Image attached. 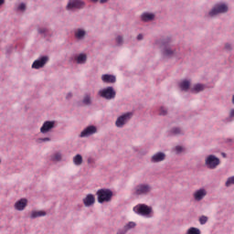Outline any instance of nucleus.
Returning <instances> with one entry per match:
<instances>
[{
    "instance_id": "9b49d317",
    "label": "nucleus",
    "mask_w": 234,
    "mask_h": 234,
    "mask_svg": "<svg viewBox=\"0 0 234 234\" xmlns=\"http://www.w3.org/2000/svg\"><path fill=\"white\" fill-rule=\"evenodd\" d=\"M73 36L76 41H85V39H87V37L89 36V33L87 32V29H85V27H78L74 29Z\"/></svg>"
},
{
    "instance_id": "bb28decb",
    "label": "nucleus",
    "mask_w": 234,
    "mask_h": 234,
    "mask_svg": "<svg viewBox=\"0 0 234 234\" xmlns=\"http://www.w3.org/2000/svg\"><path fill=\"white\" fill-rule=\"evenodd\" d=\"M170 133L174 134V136H180L184 134V130L180 127H174L170 130Z\"/></svg>"
},
{
    "instance_id": "58836bf2",
    "label": "nucleus",
    "mask_w": 234,
    "mask_h": 234,
    "mask_svg": "<svg viewBox=\"0 0 234 234\" xmlns=\"http://www.w3.org/2000/svg\"><path fill=\"white\" fill-rule=\"evenodd\" d=\"M234 118V109L230 110L229 115L227 118V122H231V119Z\"/></svg>"
},
{
    "instance_id": "c85d7f7f",
    "label": "nucleus",
    "mask_w": 234,
    "mask_h": 234,
    "mask_svg": "<svg viewBox=\"0 0 234 234\" xmlns=\"http://www.w3.org/2000/svg\"><path fill=\"white\" fill-rule=\"evenodd\" d=\"M124 229L126 232L131 231V229H134V228H136V222L134 221H130L128 223H126L123 226Z\"/></svg>"
},
{
    "instance_id": "f8f14e48",
    "label": "nucleus",
    "mask_w": 234,
    "mask_h": 234,
    "mask_svg": "<svg viewBox=\"0 0 234 234\" xmlns=\"http://www.w3.org/2000/svg\"><path fill=\"white\" fill-rule=\"evenodd\" d=\"M53 129H56V121H46L40 127V133L41 134H48V133H52Z\"/></svg>"
},
{
    "instance_id": "a211bd4d",
    "label": "nucleus",
    "mask_w": 234,
    "mask_h": 234,
    "mask_svg": "<svg viewBox=\"0 0 234 234\" xmlns=\"http://www.w3.org/2000/svg\"><path fill=\"white\" fill-rule=\"evenodd\" d=\"M166 154L164 152H157L154 154L150 159L152 164H160V162H164L166 158Z\"/></svg>"
},
{
    "instance_id": "ddd939ff",
    "label": "nucleus",
    "mask_w": 234,
    "mask_h": 234,
    "mask_svg": "<svg viewBox=\"0 0 234 234\" xmlns=\"http://www.w3.org/2000/svg\"><path fill=\"white\" fill-rule=\"evenodd\" d=\"M192 197L195 202H202L207 197V190L204 187L198 188L193 193Z\"/></svg>"
},
{
    "instance_id": "7ed1b4c3",
    "label": "nucleus",
    "mask_w": 234,
    "mask_h": 234,
    "mask_svg": "<svg viewBox=\"0 0 234 234\" xmlns=\"http://www.w3.org/2000/svg\"><path fill=\"white\" fill-rule=\"evenodd\" d=\"M133 195L138 198L153 195V185L149 183H139L133 187Z\"/></svg>"
},
{
    "instance_id": "20e7f679",
    "label": "nucleus",
    "mask_w": 234,
    "mask_h": 234,
    "mask_svg": "<svg viewBox=\"0 0 234 234\" xmlns=\"http://www.w3.org/2000/svg\"><path fill=\"white\" fill-rule=\"evenodd\" d=\"M97 200L99 204H107L112 200V190L109 188H101L97 190Z\"/></svg>"
},
{
    "instance_id": "09e8293b",
    "label": "nucleus",
    "mask_w": 234,
    "mask_h": 234,
    "mask_svg": "<svg viewBox=\"0 0 234 234\" xmlns=\"http://www.w3.org/2000/svg\"><path fill=\"white\" fill-rule=\"evenodd\" d=\"M0 164H1V159H0Z\"/></svg>"
},
{
    "instance_id": "2f4dec72",
    "label": "nucleus",
    "mask_w": 234,
    "mask_h": 234,
    "mask_svg": "<svg viewBox=\"0 0 234 234\" xmlns=\"http://www.w3.org/2000/svg\"><path fill=\"white\" fill-rule=\"evenodd\" d=\"M200 229L198 228H195V227H192V228H189L187 230H186V234H200Z\"/></svg>"
},
{
    "instance_id": "72a5a7b5",
    "label": "nucleus",
    "mask_w": 234,
    "mask_h": 234,
    "mask_svg": "<svg viewBox=\"0 0 234 234\" xmlns=\"http://www.w3.org/2000/svg\"><path fill=\"white\" fill-rule=\"evenodd\" d=\"M174 151H175L176 154H182V153H184V151H186V147H184L182 145H176L174 148Z\"/></svg>"
},
{
    "instance_id": "f704fd0d",
    "label": "nucleus",
    "mask_w": 234,
    "mask_h": 234,
    "mask_svg": "<svg viewBox=\"0 0 234 234\" xmlns=\"http://www.w3.org/2000/svg\"><path fill=\"white\" fill-rule=\"evenodd\" d=\"M88 165H90V167H96V159L94 157H88Z\"/></svg>"
},
{
    "instance_id": "1a4fd4ad",
    "label": "nucleus",
    "mask_w": 234,
    "mask_h": 234,
    "mask_svg": "<svg viewBox=\"0 0 234 234\" xmlns=\"http://www.w3.org/2000/svg\"><path fill=\"white\" fill-rule=\"evenodd\" d=\"M98 96L103 98L104 100H114L116 98V90H114L112 86H108L101 89L98 91Z\"/></svg>"
},
{
    "instance_id": "412c9836",
    "label": "nucleus",
    "mask_w": 234,
    "mask_h": 234,
    "mask_svg": "<svg viewBox=\"0 0 234 234\" xmlns=\"http://www.w3.org/2000/svg\"><path fill=\"white\" fill-rule=\"evenodd\" d=\"M102 83L111 84L116 83V76L112 74H103L101 77Z\"/></svg>"
},
{
    "instance_id": "c03bdc74",
    "label": "nucleus",
    "mask_w": 234,
    "mask_h": 234,
    "mask_svg": "<svg viewBox=\"0 0 234 234\" xmlns=\"http://www.w3.org/2000/svg\"><path fill=\"white\" fill-rule=\"evenodd\" d=\"M109 0H100L101 5H105Z\"/></svg>"
},
{
    "instance_id": "4c0bfd02",
    "label": "nucleus",
    "mask_w": 234,
    "mask_h": 234,
    "mask_svg": "<svg viewBox=\"0 0 234 234\" xmlns=\"http://www.w3.org/2000/svg\"><path fill=\"white\" fill-rule=\"evenodd\" d=\"M52 139L50 137H43V138H38L37 143L38 144H47L48 142H51Z\"/></svg>"
},
{
    "instance_id": "de8ad7c7",
    "label": "nucleus",
    "mask_w": 234,
    "mask_h": 234,
    "mask_svg": "<svg viewBox=\"0 0 234 234\" xmlns=\"http://www.w3.org/2000/svg\"><path fill=\"white\" fill-rule=\"evenodd\" d=\"M232 103L234 104V94L232 95V100H231Z\"/></svg>"
},
{
    "instance_id": "39448f33",
    "label": "nucleus",
    "mask_w": 234,
    "mask_h": 234,
    "mask_svg": "<svg viewBox=\"0 0 234 234\" xmlns=\"http://www.w3.org/2000/svg\"><path fill=\"white\" fill-rule=\"evenodd\" d=\"M229 11V5L224 2H219L216 4L208 12L209 17H216V16H220V14H228Z\"/></svg>"
},
{
    "instance_id": "dca6fc26",
    "label": "nucleus",
    "mask_w": 234,
    "mask_h": 234,
    "mask_svg": "<svg viewBox=\"0 0 234 234\" xmlns=\"http://www.w3.org/2000/svg\"><path fill=\"white\" fill-rule=\"evenodd\" d=\"M27 206H28V199L20 198L15 202L14 208L16 211H25V209H27Z\"/></svg>"
},
{
    "instance_id": "79ce46f5",
    "label": "nucleus",
    "mask_w": 234,
    "mask_h": 234,
    "mask_svg": "<svg viewBox=\"0 0 234 234\" xmlns=\"http://www.w3.org/2000/svg\"><path fill=\"white\" fill-rule=\"evenodd\" d=\"M126 233L127 232L125 231L124 228H122V229H119L116 234H126Z\"/></svg>"
},
{
    "instance_id": "a18cd8bd",
    "label": "nucleus",
    "mask_w": 234,
    "mask_h": 234,
    "mask_svg": "<svg viewBox=\"0 0 234 234\" xmlns=\"http://www.w3.org/2000/svg\"><path fill=\"white\" fill-rule=\"evenodd\" d=\"M3 5H5V0H0V8L3 6Z\"/></svg>"
},
{
    "instance_id": "6e6552de",
    "label": "nucleus",
    "mask_w": 234,
    "mask_h": 234,
    "mask_svg": "<svg viewBox=\"0 0 234 234\" xmlns=\"http://www.w3.org/2000/svg\"><path fill=\"white\" fill-rule=\"evenodd\" d=\"M220 165V158L215 154H208L205 157V167L207 169H217Z\"/></svg>"
},
{
    "instance_id": "473e14b6",
    "label": "nucleus",
    "mask_w": 234,
    "mask_h": 234,
    "mask_svg": "<svg viewBox=\"0 0 234 234\" xmlns=\"http://www.w3.org/2000/svg\"><path fill=\"white\" fill-rule=\"evenodd\" d=\"M234 186V176H229L225 182V187H231Z\"/></svg>"
},
{
    "instance_id": "49530a36",
    "label": "nucleus",
    "mask_w": 234,
    "mask_h": 234,
    "mask_svg": "<svg viewBox=\"0 0 234 234\" xmlns=\"http://www.w3.org/2000/svg\"><path fill=\"white\" fill-rule=\"evenodd\" d=\"M91 1V3H98V1H100V0H90Z\"/></svg>"
},
{
    "instance_id": "b1692460",
    "label": "nucleus",
    "mask_w": 234,
    "mask_h": 234,
    "mask_svg": "<svg viewBox=\"0 0 234 234\" xmlns=\"http://www.w3.org/2000/svg\"><path fill=\"white\" fill-rule=\"evenodd\" d=\"M51 162H61L63 160V153L55 152L50 156Z\"/></svg>"
},
{
    "instance_id": "2eb2a0df",
    "label": "nucleus",
    "mask_w": 234,
    "mask_h": 234,
    "mask_svg": "<svg viewBox=\"0 0 234 234\" xmlns=\"http://www.w3.org/2000/svg\"><path fill=\"white\" fill-rule=\"evenodd\" d=\"M89 55L85 52L78 53L74 56V61L77 65H87Z\"/></svg>"
},
{
    "instance_id": "4468645a",
    "label": "nucleus",
    "mask_w": 234,
    "mask_h": 234,
    "mask_svg": "<svg viewBox=\"0 0 234 234\" xmlns=\"http://www.w3.org/2000/svg\"><path fill=\"white\" fill-rule=\"evenodd\" d=\"M96 133H98V127L95 125H90L84 128L80 133V138H89V136H92V134H96Z\"/></svg>"
},
{
    "instance_id": "37998d69",
    "label": "nucleus",
    "mask_w": 234,
    "mask_h": 234,
    "mask_svg": "<svg viewBox=\"0 0 234 234\" xmlns=\"http://www.w3.org/2000/svg\"><path fill=\"white\" fill-rule=\"evenodd\" d=\"M71 98H72V92L67 93L66 99H67V100H70Z\"/></svg>"
},
{
    "instance_id": "a878e982",
    "label": "nucleus",
    "mask_w": 234,
    "mask_h": 234,
    "mask_svg": "<svg viewBox=\"0 0 234 234\" xmlns=\"http://www.w3.org/2000/svg\"><path fill=\"white\" fill-rule=\"evenodd\" d=\"M83 105H92V95L90 93H85L82 99Z\"/></svg>"
},
{
    "instance_id": "393cba45",
    "label": "nucleus",
    "mask_w": 234,
    "mask_h": 234,
    "mask_svg": "<svg viewBox=\"0 0 234 234\" xmlns=\"http://www.w3.org/2000/svg\"><path fill=\"white\" fill-rule=\"evenodd\" d=\"M73 164L76 165V167H80L83 164V156L81 154H77L75 156H73Z\"/></svg>"
},
{
    "instance_id": "aec40b11",
    "label": "nucleus",
    "mask_w": 234,
    "mask_h": 234,
    "mask_svg": "<svg viewBox=\"0 0 234 234\" xmlns=\"http://www.w3.org/2000/svg\"><path fill=\"white\" fill-rule=\"evenodd\" d=\"M41 217H47V212L45 210H31L29 213V218L34 220L36 218H39Z\"/></svg>"
},
{
    "instance_id": "5701e85b",
    "label": "nucleus",
    "mask_w": 234,
    "mask_h": 234,
    "mask_svg": "<svg viewBox=\"0 0 234 234\" xmlns=\"http://www.w3.org/2000/svg\"><path fill=\"white\" fill-rule=\"evenodd\" d=\"M27 11V4L25 3H18L15 5V12L17 14H23Z\"/></svg>"
},
{
    "instance_id": "c9c22d12",
    "label": "nucleus",
    "mask_w": 234,
    "mask_h": 234,
    "mask_svg": "<svg viewBox=\"0 0 234 234\" xmlns=\"http://www.w3.org/2000/svg\"><path fill=\"white\" fill-rule=\"evenodd\" d=\"M224 48L227 52H231L233 50V44L226 42L224 45Z\"/></svg>"
},
{
    "instance_id": "0eeeda50",
    "label": "nucleus",
    "mask_w": 234,
    "mask_h": 234,
    "mask_svg": "<svg viewBox=\"0 0 234 234\" xmlns=\"http://www.w3.org/2000/svg\"><path fill=\"white\" fill-rule=\"evenodd\" d=\"M86 5L83 0H68L65 9L67 12L72 13L76 10H83Z\"/></svg>"
},
{
    "instance_id": "423d86ee",
    "label": "nucleus",
    "mask_w": 234,
    "mask_h": 234,
    "mask_svg": "<svg viewBox=\"0 0 234 234\" xmlns=\"http://www.w3.org/2000/svg\"><path fill=\"white\" fill-rule=\"evenodd\" d=\"M133 114V112H126L119 115L115 121V127H117V129H123V127L131 122Z\"/></svg>"
},
{
    "instance_id": "e433bc0d",
    "label": "nucleus",
    "mask_w": 234,
    "mask_h": 234,
    "mask_svg": "<svg viewBox=\"0 0 234 234\" xmlns=\"http://www.w3.org/2000/svg\"><path fill=\"white\" fill-rule=\"evenodd\" d=\"M207 220H209V218L207 216H201L199 218V224L204 226L205 224H207Z\"/></svg>"
},
{
    "instance_id": "f3484780",
    "label": "nucleus",
    "mask_w": 234,
    "mask_h": 234,
    "mask_svg": "<svg viewBox=\"0 0 234 234\" xmlns=\"http://www.w3.org/2000/svg\"><path fill=\"white\" fill-rule=\"evenodd\" d=\"M82 203L86 207H92L96 204V197L94 194H88L82 198Z\"/></svg>"
},
{
    "instance_id": "ea45409f",
    "label": "nucleus",
    "mask_w": 234,
    "mask_h": 234,
    "mask_svg": "<svg viewBox=\"0 0 234 234\" xmlns=\"http://www.w3.org/2000/svg\"><path fill=\"white\" fill-rule=\"evenodd\" d=\"M160 114L161 116H165V114H167V110L164 107L160 108Z\"/></svg>"
},
{
    "instance_id": "cd10ccee",
    "label": "nucleus",
    "mask_w": 234,
    "mask_h": 234,
    "mask_svg": "<svg viewBox=\"0 0 234 234\" xmlns=\"http://www.w3.org/2000/svg\"><path fill=\"white\" fill-rule=\"evenodd\" d=\"M204 89H206V85L202 84V83H197L195 84L193 86V92H202V90H204Z\"/></svg>"
},
{
    "instance_id": "4be33fe9",
    "label": "nucleus",
    "mask_w": 234,
    "mask_h": 234,
    "mask_svg": "<svg viewBox=\"0 0 234 234\" xmlns=\"http://www.w3.org/2000/svg\"><path fill=\"white\" fill-rule=\"evenodd\" d=\"M189 87H191V80L185 79L179 82V89L185 92L189 90Z\"/></svg>"
},
{
    "instance_id": "f03ea898",
    "label": "nucleus",
    "mask_w": 234,
    "mask_h": 234,
    "mask_svg": "<svg viewBox=\"0 0 234 234\" xmlns=\"http://www.w3.org/2000/svg\"><path fill=\"white\" fill-rule=\"evenodd\" d=\"M133 213L139 217H144V218H153L154 217V210L153 207L141 203L137 204L133 207Z\"/></svg>"
},
{
    "instance_id": "6ab92c4d",
    "label": "nucleus",
    "mask_w": 234,
    "mask_h": 234,
    "mask_svg": "<svg viewBox=\"0 0 234 234\" xmlns=\"http://www.w3.org/2000/svg\"><path fill=\"white\" fill-rule=\"evenodd\" d=\"M154 17H156V15L151 12H144L140 16V19L143 23H151V21H154Z\"/></svg>"
},
{
    "instance_id": "9d476101",
    "label": "nucleus",
    "mask_w": 234,
    "mask_h": 234,
    "mask_svg": "<svg viewBox=\"0 0 234 234\" xmlns=\"http://www.w3.org/2000/svg\"><path fill=\"white\" fill-rule=\"evenodd\" d=\"M48 56H40L38 58L35 59L31 65V69L35 70H39L44 69V67L48 63Z\"/></svg>"
},
{
    "instance_id": "f257e3e1",
    "label": "nucleus",
    "mask_w": 234,
    "mask_h": 234,
    "mask_svg": "<svg viewBox=\"0 0 234 234\" xmlns=\"http://www.w3.org/2000/svg\"><path fill=\"white\" fill-rule=\"evenodd\" d=\"M176 47L171 37H167L163 40V46L161 48V54L164 58H173L176 56Z\"/></svg>"
},
{
    "instance_id": "c756f323",
    "label": "nucleus",
    "mask_w": 234,
    "mask_h": 234,
    "mask_svg": "<svg viewBox=\"0 0 234 234\" xmlns=\"http://www.w3.org/2000/svg\"><path fill=\"white\" fill-rule=\"evenodd\" d=\"M115 43L118 47H122V45H123V43H124L123 35H116L115 36Z\"/></svg>"
},
{
    "instance_id": "7c9ffc66",
    "label": "nucleus",
    "mask_w": 234,
    "mask_h": 234,
    "mask_svg": "<svg viewBox=\"0 0 234 234\" xmlns=\"http://www.w3.org/2000/svg\"><path fill=\"white\" fill-rule=\"evenodd\" d=\"M37 32L38 34H40V36H44V37H47V36H48V27H38Z\"/></svg>"
},
{
    "instance_id": "a19ab883",
    "label": "nucleus",
    "mask_w": 234,
    "mask_h": 234,
    "mask_svg": "<svg viewBox=\"0 0 234 234\" xmlns=\"http://www.w3.org/2000/svg\"><path fill=\"white\" fill-rule=\"evenodd\" d=\"M144 34L140 33L137 35L136 39L137 41H144Z\"/></svg>"
}]
</instances>
